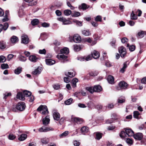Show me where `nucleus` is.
Returning <instances> with one entry per match:
<instances>
[{
	"label": "nucleus",
	"instance_id": "33",
	"mask_svg": "<svg viewBox=\"0 0 146 146\" xmlns=\"http://www.w3.org/2000/svg\"><path fill=\"white\" fill-rule=\"evenodd\" d=\"M22 70V68L21 67H18L15 70L14 72L16 74H19L21 72Z\"/></svg>",
	"mask_w": 146,
	"mask_h": 146
},
{
	"label": "nucleus",
	"instance_id": "7",
	"mask_svg": "<svg viewBox=\"0 0 146 146\" xmlns=\"http://www.w3.org/2000/svg\"><path fill=\"white\" fill-rule=\"evenodd\" d=\"M21 38V42L22 43L25 44H27L29 42V39L26 35H23L22 36Z\"/></svg>",
	"mask_w": 146,
	"mask_h": 146
},
{
	"label": "nucleus",
	"instance_id": "6",
	"mask_svg": "<svg viewBox=\"0 0 146 146\" xmlns=\"http://www.w3.org/2000/svg\"><path fill=\"white\" fill-rule=\"evenodd\" d=\"M24 1L27 3L28 6H33L35 5L37 3L36 1L34 0H24Z\"/></svg>",
	"mask_w": 146,
	"mask_h": 146
},
{
	"label": "nucleus",
	"instance_id": "57",
	"mask_svg": "<svg viewBox=\"0 0 146 146\" xmlns=\"http://www.w3.org/2000/svg\"><path fill=\"white\" fill-rule=\"evenodd\" d=\"M16 137V136L12 134H10L8 136L9 139L11 140H13Z\"/></svg>",
	"mask_w": 146,
	"mask_h": 146
},
{
	"label": "nucleus",
	"instance_id": "40",
	"mask_svg": "<svg viewBox=\"0 0 146 146\" xmlns=\"http://www.w3.org/2000/svg\"><path fill=\"white\" fill-rule=\"evenodd\" d=\"M41 142L44 144H46L48 143L49 141V139L48 138L45 137L41 139Z\"/></svg>",
	"mask_w": 146,
	"mask_h": 146
},
{
	"label": "nucleus",
	"instance_id": "60",
	"mask_svg": "<svg viewBox=\"0 0 146 146\" xmlns=\"http://www.w3.org/2000/svg\"><path fill=\"white\" fill-rule=\"evenodd\" d=\"M46 51L45 49H43L42 50H40L38 51V52L40 54H45Z\"/></svg>",
	"mask_w": 146,
	"mask_h": 146
},
{
	"label": "nucleus",
	"instance_id": "58",
	"mask_svg": "<svg viewBox=\"0 0 146 146\" xmlns=\"http://www.w3.org/2000/svg\"><path fill=\"white\" fill-rule=\"evenodd\" d=\"M6 60V59L5 56H0V63L5 62Z\"/></svg>",
	"mask_w": 146,
	"mask_h": 146
},
{
	"label": "nucleus",
	"instance_id": "47",
	"mask_svg": "<svg viewBox=\"0 0 146 146\" xmlns=\"http://www.w3.org/2000/svg\"><path fill=\"white\" fill-rule=\"evenodd\" d=\"M120 136L122 138H125V137L127 136V135L126 134V132H125L124 131H121L120 134Z\"/></svg>",
	"mask_w": 146,
	"mask_h": 146
},
{
	"label": "nucleus",
	"instance_id": "8",
	"mask_svg": "<svg viewBox=\"0 0 146 146\" xmlns=\"http://www.w3.org/2000/svg\"><path fill=\"white\" fill-rule=\"evenodd\" d=\"M56 57L61 62H64L67 58V56L62 54H58L56 56Z\"/></svg>",
	"mask_w": 146,
	"mask_h": 146
},
{
	"label": "nucleus",
	"instance_id": "54",
	"mask_svg": "<svg viewBox=\"0 0 146 146\" xmlns=\"http://www.w3.org/2000/svg\"><path fill=\"white\" fill-rule=\"evenodd\" d=\"M127 46L129 47V50L131 51H133L135 49V46L134 45H131L129 46V44H127Z\"/></svg>",
	"mask_w": 146,
	"mask_h": 146
},
{
	"label": "nucleus",
	"instance_id": "1",
	"mask_svg": "<svg viewBox=\"0 0 146 146\" xmlns=\"http://www.w3.org/2000/svg\"><path fill=\"white\" fill-rule=\"evenodd\" d=\"M57 20L62 22L63 25H69L72 23L71 21L63 17L58 18Z\"/></svg>",
	"mask_w": 146,
	"mask_h": 146
},
{
	"label": "nucleus",
	"instance_id": "3",
	"mask_svg": "<svg viewBox=\"0 0 146 146\" xmlns=\"http://www.w3.org/2000/svg\"><path fill=\"white\" fill-rule=\"evenodd\" d=\"M26 107L25 103L22 102H20L18 103L16 106L17 109L20 111H23Z\"/></svg>",
	"mask_w": 146,
	"mask_h": 146
},
{
	"label": "nucleus",
	"instance_id": "45",
	"mask_svg": "<svg viewBox=\"0 0 146 146\" xmlns=\"http://www.w3.org/2000/svg\"><path fill=\"white\" fill-rule=\"evenodd\" d=\"M102 17L100 15H98L95 18V20L96 22H102Z\"/></svg>",
	"mask_w": 146,
	"mask_h": 146
},
{
	"label": "nucleus",
	"instance_id": "12",
	"mask_svg": "<svg viewBox=\"0 0 146 146\" xmlns=\"http://www.w3.org/2000/svg\"><path fill=\"white\" fill-rule=\"evenodd\" d=\"M134 138L136 140H140L143 138V134L141 133H137L133 135Z\"/></svg>",
	"mask_w": 146,
	"mask_h": 146
},
{
	"label": "nucleus",
	"instance_id": "37",
	"mask_svg": "<svg viewBox=\"0 0 146 146\" xmlns=\"http://www.w3.org/2000/svg\"><path fill=\"white\" fill-rule=\"evenodd\" d=\"M127 67V65L126 62H125L123 64V67L119 71V72L121 73H123L125 71V69Z\"/></svg>",
	"mask_w": 146,
	"mask_h": 146
},
{
	"label": "nucleus",
	"instance_id": "50",
	"mask_svg": "<svg viewBox=\"0 0 146 146\" xmlns=\"http://www.w3.org/2000/svg\"><path fill=\"white\" fill-rule=\"evenodd\" d=\"M53 87L54 89L56 90H58L60 88V85L58 84H55L53 85Z\"/></svg>",
	"mask_w": 146,
	"mask_h": 146
},
{
	"label": "nucleus",
	"instance_id": "55",
	"mask_svg": "<svg viewBox=\"0 0 146 146\" xmlns=\"http://www.w3.org/2000/svg\"><path fill=\"white\" fill-rule=\"evenodd\" d=\"M11 94L10 92H6L3 94L4 96L3 98L4 99H6L7 98L11 95Z\"/></svg>",
	"mask_w": 146,
	"mask_h": 146
},
{
	"label": "nucleus",
	"instance_id": "26",
	"mask_svg": "<svg viewBox=\"0 0 146 146\" xmlns=\"http://www.w3.org/2000/svg\"><path fill=\"white\" fill-rule=\"evenodd\" d=\"M60 51L61 54H67L69 52V49L67 47H64Z\"/></svg>",
	"mask_w": 146,
	"mask_h": 146
},
{
	"label": "nucleus",
	"instance_id": "17",
	"mask_svg": "<svg viewBox=\"0 0 146 146\" xmlns=\"http://www.w3.org/2000/svg\"><path fill=\"white\" fill-rule=\"evenodd\" d=\"M45 62L46 64L50 66L54 64L55 63V61L54 60L50 59H48L45 60Z\"/></svg>",
	"mask_w": 146,
	"mask_h": 146
},
{
	"label": "nucleus",
	"instance_id": "53",
	"mask_svg": "<svg viewBox=\"0 0 146 146\" xmlns=\"http://www.w3.org/2000/svg\"><path fill=\"white\" fill-rule=\"evenodd\" d=\"M139 114V112L137 111H135L133 112V117L135 118L138 119Z\"/></svg>",
	"mask_w": 146,
	"mask_h": 146
},
{
	"label": "nucleus",
	"instance_id": "23",
	"mask_svg": "<svg viewBox=\"0 0 146 146\" xmlns=\"http://www.w3.org/2000/svg\"><path fill=\"white\" fill-rule=\"evenodd\" d=\"M107 80L110 84H113L114 83V78L112 76H109L107 78Z\"/></svg>",
	"mask_w": 146,
	"mask_h": 146
},
{
	"label": "nucleus",
	"instance_id": "5",
	"mask_svg": "<svg viewBox=\"0 0 146 146\" xmlns=\"http://www.w3.org/2000/svg\"><path fill=\"white\" fill-rule=\"evenodd\" d=\"M72 38L74 41L76 43H79L81 40L80 36L77 34L74 35L73 38L70 37V39H72Z\"/></svg>",
	"mask_w": 146,
	"mask_h": 146
},
{
	"label": "nucleus",
	"instance_id": "15",
	"mask_svg": "<svg viewBox=\"0 0 146 146\" xmlns=\"http://www.w3.org/2000/svg\"><path fill=\"white\" fill-rule=\"evenodd\" d=\"M76 74V72L73 70H71L69 72L65 73V75L69 77L72 78L74 77Z\"/></svg>",
	"mask_w": 146,
	"mask_h": 146
},
{
	"label": "nucleus",
	"instance_id": "28",
	"mask_svg": "<svg viewBox=\"0 0 146 146\" xmlns=\"http://www.w3.org/2000/svg\"><path fill=\"white\" fill-rule=\"evenodd\" d=\"M88 107L91 109L95 108L96 105L95 104L91 102H90L88 103Z\"/></svg>",
	"mask_w": 146,
	"mask_h": 146
},
{
	"label": "nucleus",
	"instance_id": "11",
	"mask_svg": "<svg viewBox=\"0 0 146 146\" xmlns=\"http://www.w3.org/2000/svg\"><path fill=\"white\" fill-rule=\"evenodd\" d=\"M53 116L54 119L57 121L58 120L60 117V115L59 113L56 111H54L53 112Z\"/></svg>",
	"mask_w": 146,
	"mask_h": 146
},
{
	"label": "nucleus",
	"instance_id": "20",
	"mask_svg": "<svg viewBox=\"0 0 146 146\" xmlns=\"http://www.w3.org/2000/svg\"><path fill=\"white\" fill-rule=\"evenodd\" d=\"M41 70L39 67L35 69L32 72V74L34 75H38L40 73Z\"/></svg>",
	"mask_w": 146,
	"mask_h": 146
},
{
	"label": "nucleus",
	"instance_id": "16",
	"mask_svg": "<svg viewBox=\"0 0 146 146\" xmlns=\"http://www.w3.org/2000/svg\"><path fill=\"white\" fill-rule=\"evenodd\" d=\"M84 46L80 45H74V49L75 51H78L84 47Z\"/></svg>",
	"mask_w": 146,
	"mask_h": 146
},
{
	"label": "nucleus",
	"instance_id": "52",
	"mask_svg": "<svg viewBox=\"0 0 146 146\" xmlns=\"http://www.w3.org/2000/svg\"><path fill=\"white\" fill-rule=\"evenodd\" d=\"M125 99L124 97H122L119 98L118 100V102L119 103H122L125 102Z\"/></svg>",
	"mask_w": 146,
	"mask_h": 146
},
{
	"label": "nucleus",
	"instance_id": "18",
	"mask_svg": "<svg viewBox=\"0 0 146 146\" xmlns=\"http://www.w3.org/2000/svg\"><path fill=\"white\" fill-rule=\"evenodd\" d=\"M92 56L94 58L97 59L99 57L100 54L97 51L94 50L92 53Z\"/></svg>",
	"mask_w": 146,
	"mask_h": 146
},
{
	"label": "nucleus",
	"instance_id": "10",
	"mask_svg": "<svg viewBox=\"0 0 146 146\" xmlns=\"http://www.w3.org/2000/svg\"><path fill=\"white\" fill-rule=\"evenodd\" d=\"M119 86L121 89H125L127 88V85L125 82L121 81L119 83Z\"/></svg>",
	"mask_w": 146,
	"mask_h": 146
},
{
	"label": "nucleus",
	"instance_id": "27",
	"mask_svg": "<svg viewBox=\"0 0 146 146\" xmlns=\"http://www.w3.org/2000/svg\"><path fill=\"white\" fill-rule=\"evenodd\" d=\"M111 117L112 119L113 120V121L116 120L120 118L119 116L117 115L115 113L111 115Z\"/></svg>",
	"mask_w": 146,
	"mask_h": 146
},
{
	"label": "nucleus",
	"instance_id": "51",
	"mask_svg": "<svg viewBox=\"0 0 146 146\" xmlns=\"http://www.w3.org/2000/svg\"><path fill=\"white\" fill-rule=\"evenodd\" d=\"M1 67L2 69H4L9 68V65L7 64L3 63L1 64Z\"/></svg>",
	"mask_w": 146,
	"mask_h": 146
},
{
	"label": "nucleus",
	"instance_id": "19",
	"mask_svg": "<svg viewBox=\"0 0 146 146\" xmlns=\"http://www.w3.org/2000/svg\"><path fill=\"white\" fill-rule=\"evenodd\" d=\"M29 59L31 61L33 62H36L37 60L38 59V58L35 56L34 55L30 56Z\"/></svg>",
	"mask_w": 146,
	"mask_h": 146
},
{
	"label": "nucleus",
	"instance_id": "59",
	"mask_svg": "<svg viewBox=\"0 0 146 146\" xmlns=\"http://www.w3.org/2000/svg\"><path fill=\"white\" fill-rule=\"evenodd\" d=\"M74 22L75 23L76 25L79 26H82V23L78 21H74Z\"/></svg>",
	"mask_w": 146,
	"mask_h": 146
},
{
	"label": "nucleus",
	"instance_id": "31",
	"mask_svg": "<svg viewBox=\"0 0 146 146\" xmlns=\"http://www.w3.org/2000/svg\"><path fill=\"white\" fill-rule=\"evenodd\" d=\"M88 8L87 6L85 3H83L81 5L79 6L78 8L79 9H82L83 10H85Z\"/></svg>",
	"mask_w": 146,
	"mask_h": 146
},
{
	"label": "nucleus",
	"instance_id": "38",
	"mask_svg": "<svg viewBox=\"0 0 146 146\" xmlns=\"http://www.w3.org/2000/svg\"><path fill=\"white\" fill-rule=\"evenodd\" d=\"M23 94L25 96L28 97L31 94V93L27 90H25L23 92Z\"/></svg>",
	"mask_w": 146,
	"mask_h": 146
},
{
	"label": "nucleus",
	"instance_id": "39",
	"mask_svg": "<svg viewBox=\"0 0 146 146\" xmlns=\"http://www.w3.org/2000/svg\"><path fill=\"white\" fill-rule=\"evenodd\" d=\"M9 14V12L8 11H6L5 12V17L2 19V21L3 22L7 21L9 19L8 16Z\"/></svg>",
	"mask_w": 146,
	"mask_h": 146
},
{
	"label": "nucleus",
	"instance_id": "14",
	"mask_svg": "<svg viewBox=\"0 0 146 146\" xmlns=\"http://www.w3.org/2000/svg\"><path fill=\"white\" fill-rule=\"evenodd\" d=\"M126 134L128 136H132L134 135V132L131 129L126 128L125 130Z\"/></svg>",
	"mask_w": 146,
	"mask_h": 146
},
{
	"label": "nucleus",
	"instance_id": "42",
	"mask_svg": "<svg viewBox=\"0 0 146 146\" xmlns=\"http://www.w3.org/2000/svg\"><path fill=\"white\" fill-rule=\"evenodd\" d=\"M131 18L132 20H136L137 18V16L134 13L133 11H132V13L131 14Z\"/></svg>",
	"mask_w": 146,
	"mask_h": 146
},
{
	"label": "nucleus",
	"instance_id": "30",
	"mask_svg": "<svg viewBox=\"0 0 146 146\" xmlns=\"http://www.w3.org/2000/svg\"><path fill=\"white\" fill-rule=\"evenodd\" d=\"M78 81V79L76 78L73 79L72 80V86L75 88L76 86V84Z\"/></svg>",
	"mask_w": 146,
	"mask_h": 146
},
{
	"label": "nucleus",
	"instance_id": "41",
	"mask_svg": "<svg viewBox=\"0 0 146 146\" xmlns=\"http://www.w3.org/2000/svg\"><path fill=\"white\" fill-rule=\"evenodd\" d=\"M39 20L37 19H35L32 21L31 23L33 25H36L39 23Z\"/></svg>",
	"mask_w": 146,
	"mask_h": 146
},
{
	"label": "nucleus",
	"instance_id": "29",
	"mask_svg": "<svg viewBox=\"0 0 146 146\" xmlns=\"http://www.w3.org/2000/svg\"><path fill=\"white\" fill-rule=\"evenodd\" d=\"M27 137V135L26 134H21L20 137L18 138L19 140L23 141L25 140Z\"/></svg>",
	"mask_w": 146,
	"mask_h": 146
},
{
	"label": "nucleus",
	"instance_id": "35",
	"mask_svg": "<svg viewBox=\"0 0 146 146\" xmlns=\"http://www.w3.org/2000/svg\"><path fill=\"white\" fill-rule=\"evenodd\" d=\"M69 132L68 131H66L62 134L59 135V137L61 138H62L67 136L69 134Z\"/></svg>",
	"mask_w": 146,
	"mask_h": 146
},
{
	"label": "nucleus",
	"instance_id": "43",
	"mask_svg": "<svg viewBox=\"0 0 146 146\" xmlns=\"http://www.w3.org/2000/svg\"><path fill=\"white\" fill-rule=\"evenodd\" d=\"M102 134L100 132H97L96 134V138L98 140H100L102 137Z\"/></svg>",
	"mask_w": 146,
	"mask_h": 146
},
{
	"label": "nucleus",
	"instance_id": "4",
	"mask_svg": "<svg viewBox=\"0 0 146 146\" xmlns=\"http://www.w3.org/2000/svg\"><path fill=\"white\" fill-rule=\"evenodd\" d=\"M118 49L121 56V57H124L126 53L125 48L123 46H121L119 47Z\"/></svg>",
	"mask_w": 146,
	"mask_h": 146
},
{
	"label": "nucleus",
	"instance_id": "21",
	"mask_svg": "<svg viewBox=\"0 0 146 146\" xmlns=\"http://www.w3.org/2000/svg\"><path fill=\"white\" fill-rule=\"evenodd\" d=\"M50 121L49 116H47L43 119V123L44 125H46L48 124Z\"/></svg>",
	"mask_w": 146,
	"mask_h": 146
},
{
	"label": "nucleus",
	"instance_id": "34",
	"mask_svg": "<svg viewBox=\"0 0 146 146\" xmlns=\"http://www.w3.org/2000/svg\"><path fill=\"white\" fill-rule=\"evenodd\" d=\"M82 34L86 36H89L91 34L90 32L88 30H83L82 31Z\"/></svg>",
	"mask_w": 146,
	"mask_h": 146
},
{
	"label": "nucleus",
	"instance_id": "32",
	"mask_svg": "<svg viewBox=\"0 0 146 146\" xmlns=\"http://www.w3.org/2000/svg\"><path fill=\"white\" fill-rule=\"evenodd\" d=\"M11 41L12 43H15L18 41V38L17 36H13L11 38Z\"/></svg>",
	"mask_w": 146,
	"mask_h": 146
},
{
	"label": "nucleus",
	"instance_id": "56",
	"mask_svg": "<svg viewBox=\"0 0 146 146\" xmlns=\"http://www.w3.org/2000/svg\"><path fill=\"white\" fill-rule=\"evenodd\" d=\"M28 100L29 102H32L34 100V97L31 94L28 97Z\"/></svg>",
	"mask_w": 146,
	"mask_h": 146
},
{
	"label": "nucleus",
	"instance_id": "48",
	"mask_svg": "<svg viewBox=\"0 0 146 146\" xmlns=\"http://www.w3.org/2000/svg\"><path fill=\"white\" fill-rule=\"evenodd\" d=\"M86 90L89 92L90 93H92L94 92V88L91 87H87L86 88Z\"/></svg>",
	"mask_w": 146,
	"mask_h": 146
},
{
	"label": "nucleus",
	"instance_id": "63",
	"mask_svg": "<svg viewBox=\"0 0 146 146\" xmlns=\"http://www.w3.org/2000/svg\"><path fill=\"white\" fill-rule=\"evenodd\" d=\"M44 132H46L50 131H52L53 130L52 128L50 127H44Z\"/></svg>",
	"mask_w": 146,
	"mask_h": 146
},
{
	"label": "nucleus",
	"instance_id": "44",
	"mask_svg": "<svg viewBox=\"0 0 146 146\" xmlns=\"http://www.w3.org/2000/svg\"><path fill=\"white\" fill-rule=\"evenodd\" d=\"M18 58L19 60L22 62H25L27 60V58L21 55L19 56Z\"/></svg>",
	"mask_w": 146,
	"mask_h": 146
},
{
	"label": "nucleus",
	"instance_id": "64",
	"mask_svg": "<svg viewBox=\"0 0 146 146\" xmlns=\"http://www.w3.org/2000/svg\"><path fill=\"white\" fill-rule=\"evenodd\" d=\"M126 142L127 143L130 145L132 144L133 143L132 140L129 138L127 139Z\"/></svg>",
	"mask_w": 146,
	"mask_h": 146
},
{
	"label": "nucleus",
	"instance_id": "2",
	"mask_svg": "<svg viewBox=\"0 0 146 146\" xmlns=\"http://www.w3.org/2000/svg\"><path fill=\"white\" fill-rule=\"evenodd\" d=\"M38 111H42V113L45 114L48 113V110L47 107L45 105H41L37 109Z\"/></svg>",
	"mask_w": 146,
	"mask_h": 146
},
{
	"label": "nucleus",
	"instance_id": "49",
	"mask_svg": "<svg viewBox=\"0 0 146 146\" xmlns=\"http://www.w3.org/2000/svg\"><path fill=\"white\" fill-rule=\"evenodd\" d=\"M72 101V99L70 98L64 102V103L66 105H69L70 104Z\"/></svg>",
	"mask_w": 146,
	"mask_h": 146
},
{
	"label": "nucleus",
	"instance_id": "9",
	"mask_svg": "<svg viewBox=\"0 0 146 146\" xmlns=\"http://www.w3.org/2000/svg\"><path fill=\"white\" fill-rule=\"evenodd\" d=\"M72 121L78 124H81L84 121L83 119L81 118L77 117H74L72 118Z\"/></svg>",
	"mask_w": 146,
	"mask_h": 146
},
{
	"label": "nucleus",
	"instance_id": "36",
	"mask_svg": "<svg viewBox=\"0 0 146 146\" xmlns=\"http://www.w3.org/2000/svg\"><path fill=\"white\" fill-rule=\"evenodd\" d=\"M145 32L143 31H141L139 32L137 35V37L139 38H143Z\"/></svg>",
	"mask_w": 146,
	"mask_h": 146
},
{
	"label": "nucleus",
	"instance_id": "25",
	"mask_svg": "<svg viewBox=\"0 0 146 146\" xmlns=\"http://www.w3.org/2000/svg\"><path fill=\"white\" fill-rule=\"evenodd\" d=\"M88 128L86 126L83 127L81 129V132L83 134H85L87 133L88 131Z\"/></svg>",
	"mask_w": 146,
	"mask_h": 146
},
{
	"label": "nucleus",
	"instance_id": "24",
	"mask_svg": "<svg viewBox=\"0 0 146 146\" xmlns=\"http://www.w3.org/2000/svg\"><path fill=\"white\" fill-rule=\"evenodd\" d=\"M101 87L99 85L95 86L94 87V90L95 92H99L102 90Z\"/></svg>",
	"mask_w": 146,
	"mask_h": 146
},
{
	"label": "nucleus",
	"instance_id": "62",
	"mask_svg": "<svg viewBox=\"0 0 146 146\" xmlns=\"http://www.w3.org/2000/svg\"><path fill=\"white\" fill-rule=\"evenodd\" d=\"M98 74V72L97 71L92 72L90 73V75L92 76H96Z\"/></svg>",
	"mask_w": 146,
	"mask_h": 146
},
{
	"label": "nucleus",
	"instance_id": "46",
	"mask_svg": "<svg viewBox=\"0 0 146 146\" xmlns=\"http://www.w3.org/2000/svg\"><path fill=\"white\" fill-rule=\"evenodd\" d=\"M72 13L71 10L69 9H66L64 11V14L66 16H68L70 15Z\"/></svg>",
	"mask_w": 146,
	"mask_h": 146
},
{
	"label": "nucleus",
	"instance_id": "22",
	"mask_svg": "<svg viewBox=\"0 0 146 146\" xmlns=\"http://www.w3.org/2000/svg\"><path fill=\"white\" fill-rule=\"evenodd\" d=\"M17 98L21 100H25L24 96L23 95L22 93L20 92L17 93Z\"/></svg>",
	"mask_w": 146,
	"mask_h": 146
},
{
	"label": "nucleus",
	"instance_id": "13",
	"mask_svg": "<svg viewBox=\"0 0 146 146\" xmlns=\"http://www.w3.org/2000/svg\"><path fill=\"white\" fill-rule=\"evenodd\" d=\"M9 27V25L8 23H4V25L2 24H0V33L2 31L3 29L6 31Z\"/></svg>",
	"mask_w": 146,
	"mask_h": 146
},
{
	"label": "nucleus",
	"instance_id": "61",
	"mask_svg": "<svg viewBox=\"0 0 146 146\" xmlns=\"http://www.w3.org/2000/svg\"><path fill=\"white\" fill-rule=\"evenodd\" d=\"M92 56L90 55H89L86 57H85V60L88 61L92 59Z\"/></svg>",
	"mask_w": 146,
	"mask_h": 146
}]
</instances>
